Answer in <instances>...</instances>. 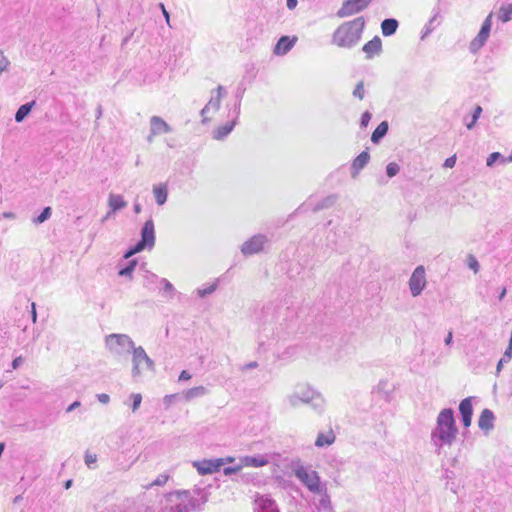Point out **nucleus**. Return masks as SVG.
Instances as JSON below:
<instances>
[{"label":"nucleus","mask_w":512,"mask_h":512,"mask_svg":"<svg viewBox=\"0 0 512 512\" xmlns=\"http://www.w3.org/2000/svg\"><path fill=\"white\" fill-rule=\"evenodd\" d=\"M492 26V14H489L482 24L478 35L470 42V50L477 52L487 41Z\"/></svg>","instance_id":"obj_13"},{"label":"nucleus","mask_w":512,"mask_h":512,"mask_svg":"<svg viewBox=\"0 0 512 512\" xmlns=\"http://www.w3.org/2000/svg\"><path fill=\"white\" fill-rule=\"evenodd\" d=\"M398 28V21L396 19H385L381 23V30L384 36H391Z\"/></svg>","instance_id":"obj_27"},{"label":"nucleus","mask_w":512,"mask_h":512,"mask_svg":"<svg viewBox=\"0 0 512 512\" xmlns=\"http://www.w3.org/2000/svg\"><path fill=\"white\" fill-rule=\"evenodd\" d=\"M80 405H81V403L79 401H75L71 405L68 406V408L66 409V412H68V413L72 412L76 408L80 407Z\"/></svg>","instance_id":"obj_54"},{"label":"nucleus","mask_w":512,"mask_h":512,"mask_svg":"<svg viewBox=\"0 0 512 512\" xmlns=\"http://www.w3.org/2000/svg\"><path fill=\"white\" fill-rule=\"evenodd\" d=\"M315 494L320 495L319 507L324 510H330L331 509V500H330V496L327 493V487L324 486L323 492H316Z\"/></svg>","instance_id":"obj_29"},{"label":"nucleus","mask_w":512,"mask_h":512,"mask_svg":"<svg viewBox=\"0 0 512 512\" xmlns=\"http://www.w3.org/2000/svg\"><path fill=\"white\" fill-rule=\"evenodd\" d=\"M241 462L245 466H251V467H262L268 464V459L263 455L258 456H246L241 459Z\"/></svg>","instance_id":"obj_24"},{"label":"nucleus","mask_w":512,"mask_h":512,"mask_svg":"<svg viewBox=\"0 0 512 512\" xmlns=\"http://www.w3.org/2000/svg\"><path fill=\"white\" fill-rule=\"evenodd\" d=\"M97 462V455L91 454L89 451H86L85 453V464L91 468L92 464H95Z\"/></svg>","instance_id":"obj_43"},{"label":"nucleus","mask_w":512,"mask_h":512,"mask_svg":"<svg viewBox=\"0 0 512 512\" xmlns=\"http://www.w3.org/2000/svg\"><path fill=\"white\" fill-rule=\"evenodd\" d=\"M191 378V375L188 371L183 370L179 375V381H186Z\"/></svg>","instance_id":"obj_53"},{"label":"nucleus","mask_w":512,"mask_h":512,"mask_svg":"<svg viewBox=\"0 0 512 512\" xmlns=\"http://www.w3.org/2000/svg\"><path fill=\"white\" fill-rule=\"evenodd\" d=\"M71 485H72V480H67V481L65 482V485H64V486H65V488H66V489H69V488L71 487Z\"/></svg>","instance_id":"obj_64"},{"label":"nucleus","mask_w":512,"mask_h":512,"mask_svg":"<svg viewBox=\"0 0 512 512\" xmlns=\"http://www.w3.org/2000/svg\"><path fill=\"white\" fill-rule=\"evenodd\" d=\"M137 260L136 259H133V260H130L128 262V264L121 268L120 271L118 272V274L120 276H124V277H129V278H132V273L133 271L135 270L136 266H137Z\"/></svg>","instance_id":"obj_31"},{"label":"nucleus","mask_w":512,"mask_h":512,"mask_svg":"<svg viewBox=\"0 0 512 512\" xmlns=\"http://www.w3.org/2000/svg\"><path fill=\"white\" fill-rule=\"evenodd\" d=\"M426 285L427 279L425 267L423 265H419L414 269L408 281L411 295L413 297L420 296Z\"/></svg>","instance_id":"obj_9"},{"label":"nucleus","mask_w":512,"mask_h":512,"mask_svg":"<svg viewBox=\"0 0 512 512\" xmlns=\"http://www.w3.org/2000/svg\"><path fill=\"white\" fill-rule=\"evenodd\" d=\"M364 94H365V89H364V83L362 81H360L354 91H353V95L358 98L359 100H362L364 98Z\"/></svg>","instance_id":"obj_40"},{"label":"nucleus","mask_w":512,"mask_h":512,"mask_svg":"<svg viewBox=\"0 0 512 512\" xmlns=\"http://www.w3.org/2000/svg\"><path fill=\"white\" fill-rule=\"evenodd\" d=\"M370 155L367 151L361 152L352 162L351 169L353 176H357L367 163L369 162Z\"/></svg>","instance_id":"obj_21"},{"label":"nucleus","mask_w":512,"mask_h":512,"mask_svg":"<svg viewBox=\"0 0 512 512\" xmlns=\"http://www.w3.org/2000/svg\"><path fill=\"white\" fill-rule=\"evenodd\" d=\"M335 439L336 437L332 431L326 434L319 433L315 441V446L319 448L329 446L335 442Z\"/></svg>","instance_id":"obj_26"},{"label":"nucleus","mask_w":512,"mask_h":512,"mask_svg":"<svg viewBox=\"0 0 512 512\" xmlns=\"http://www.w3.org/2000/svg\"><path fill=\"white\" fill-rule=\"evenodd\" d=\"M388 131V123L386 121L381 122L376 129L373 131L371 136V141L374 143H378L381 138H383Z\"/></svg>","instance_id":"obj_28"},{"label":"nucleus","mask_w":512,"mask_h":512,"mask_svg":"<svg viewBox=\"0 0 512 512\" xmlns=\"http://www.w3.org/2000/svg\"><path fill=\"white\" fill-rule=\"evenodd\" d=\"M297 41V37L282 36L274 47V53L276 55H285L292 49Z\"/></svg>","instance_id":"obj_18"},{"label":"nucleus","mask_w":512,"mask_h":512,"mask_svg":"<svg viewBox=\"0 0 512 512\" xmlns=\"http://www.w3.org/2000/svg\"><path fill=\"white\" fill-rule=\"evenodd\" d=\"M297 6V0H287V7L293 10Z\"/></svg>","instance_id":"obj_57"},{"label":"nucleus","mask_w":512,"mask_h":512,"mask_svg":"<svg viewBox=\"0 0 512 512\" xmlns=\"http://www.w3.org/2000/svg\"><path fill=\"white\" fill-rule=\"evenodd\" d=\"M102 116V106L98 105L96 109V118L99 119Z\"/></svg>","instance_id":"obj_60"},{"label":"nucleus","mask_w":512,"mask_h":512,"mask_svg":"<svg viewBox=\"0 0 512 512\" xmlns=\"http://www.w3.org/2000/svg\"><path fill=\"white\" fill-rule=\"evenodd\" d=\"M467 266L472 269L475 273L478 272L479 270V263H478V260L472 255V254H469L467 256Z\"/></svg>","instance_id":"obj_37"},{"label":"nucleus","mask_w":512,"mask_h":512,"mask_svg":"<svg viewBox=\"0 0 512 512\" xmlns=\"http://www.w3.org/2000/svg\"><path fill=\"white\" fill-rule=\"evenodd\" d=\"M24 359L22 356H18L16 357L13 361H12V368L13 369H17L18 367H20V365L23 363Z\"/></svg>","instance_id":"obj_52"},{"label":"nucleus","mask_w":512,"mask_h":512,"mask_svg":"<svg viewBox=\"0 0 512 512\" xmlns=\"http://www.w3.org/2000/svg\"><path fill=\"white\" fill-rule=\"evenodd\" d=\"M373 0H345L337 12L340 18L353 16L365 10Z\"/></svg>","instance_id":"obj_11"},{"label":"nucleus","mask_w":512,"mask_h":512,"mask_svg":"<svg viewBox=\"0 0 512 512\" xmlns=\"http://www.w3.org/2000/svg\"><path fill=\"white\" fill-rule=\"evenodd\" d=\"M155 245L154 226H143L141 231V239L131 246L123 255L124 259H129L133 255L144 250H151Z\"/></svg>","instance_id":"obj_8"},{"label":"nucleus","mask_w":512,"mask_h":512,"mask_svg":"<svg viewBox=\"0 0 512 512\" xmlns=\"http://www.w3.org/2000/svg\"><path fill=\"white\" fill-rule=\"evenodd\" d=\"M31 317H32V321L35 323L37 321V312H36V305H35V303H32Z\"/></svg>","instance_id":"obj_56"},{"label":"nucleus","mask_w":512,"mask_h":512,"mask_svg":"<svg viewBox=\"0 0 512 512\" xmlns=\"http://www.w3.org/2000/svg\"><path fill=\"white\" fill-rule=\"evenodd\" d=\"M293 472L295 477L313 494L323 492L326 483H322L317 471L303 466L300 461L293 462Z\"/></svg>","instance_id":"obj_6"},{"label":"nucleus","mask_w":512,"mask_h":512,"mask_svg":"<svg viewBox=\"0 0 512 512\" xmlns=\"http://www.w3.org/2000/svg\"><path fill=\"white\" fill-rule=\"evenodd\" d=\"M192 465L200 475L212 474L218 472L224 465V458L193 461Z\"/></svg>","instance_id":"obj_12"},{"label":"nucleus","mask_w":512,"mask_h":512,"mask_svg":"<svg viewBox=\"0 0 512 512\" xmlns=\"http://www.w3.org/2000/svg\"><path fill=\"white\" fill-rule=\"evenodd\" d=\"M214 138L217 140L224 139V125L219 126L214 132Z\"/></svg>","instance_id":"obj_48"},{"label":"nucleus","mask_w":512,"mask_h":512,"mask_svg":"<svg viewBox=\"0 0 512 512\" xmlns=\"http://www.w3.org/2000/svg\"><path fill=\"white\" fill-rule=\"evenodd\" d=\"M399 171V166L396 163H389L386 167V172L389 177L395 176Z\"/></svg>","instance_id":"obj_42"},{"label":"nucleus","mask_w":512,"mask_h":512,"mask_svg":"<svg viewBox=\"0 0 512 512\" xmlns=\"http://www.w3.org/2000/svg\"><path fill=\"white\" fill-rule=\"evenodd\" d=\"M254 512H279V509L269 495H257L254 500Z\"/></svg>","instance_id":"obj_14"},{"label":"nucleus","mask_w":512,"mask_h":512,"mask_svg":"<svg viewBox=\"0 0 512 512\" xmlns=\"http://www.w3.org/2000/svg\"><path fill=\"white\" fill-rule=\"evenodd\" d=\"M160 283L163 285V291L167 294L170 295V297H172V295L174 294L175 292V288L174 286L172 285V283L170 281H168L166 278H162L160 280Z\"/></svg>","instance_id":"obj_36"},{"label":"nucleus","mask_w":512,"mask_h":512,"mask_svg":"<svg viewBox=\"0 0 512 512\" xmlns=\"http://www.w3.org/2000/svg\"><path fill=\"white\" fill-rule=\"evenodd\" d=\"M97 399L102 404H108L110 401V396L105 393L97 394Z\"/></svg>","instance_id":"obj_50"},{"label":"nucleus","mask_w":512,"mask_h":512,"mask_svg":"<svg viewBox=\"0 0 512 512\" xmlns=\"http://www.w3.org/2000/svg\"><path fill=\"white\" fill-rule=\"evenodd\" d=\"M269 239L266 235L257 234L246 240L241 245V252L244 256H252L265 250L269 244Z\"/></svg>","instance_id":"obj_10"},{"label":"nucleus","mask_w":512,"mask_h":512,"mask_svg":"<svg viewBox=\"0 0 512 512\" xmlns=\"http://www.w3.org/2000/svg\"><path fill=\"white\" fill-rule=\"evenodd\" d=\"M108 205L110 210L107 213L105 219H107L111 213H116L117 211L125 208L127 206V202L124 200L122 195L110 193L108 198Z\"/></svg>","instance_id":"obj_20"},{"label":"nucleus","mask_w":512,"mask_h":512,"mask_svg":"<svg viewBox=\"0 0 512 512\" xmlns=\"http://www.w3.org/2000/svg\"><path fill=\"white\" fill-rule=\"evenodd\" d=\"M511 15H512V3L500 7L499 12H498V18L502 22L505 23V22L510 21L511 20Z\"/></svg>","instance_id":"obj_30"},{"label":"nucleus","mask_w":512,"mask_h":512,"mask_svg":"<svg viewBox=\"0 0 512 512\" xmlns=\"http://www.w3.org/2000/svg\"><path fill=\"white\" fill-rule=\"evenodd\" d=\"M494 414L489 409H484L478 419V426L482 430H490L493 428Z\"/></svg>","instance_id":"obj_22"},{"label":"nucleus","mask_w":512,"mask_h":512,"mask_svg":"<svg viewBox=\"0 0 512 512\" xmlns=\"http://www.w3.org/2000/svg\"><path fill=\"white\" fill-rule=\"evenodd\" d=\"M133 209H134V212H135L136 214H138V213H140V212H141L142 207H141L140 203L135 202V203H134V205H133Z\"/></svg>","instance_id":"obj_59"},{"label":"nucleus","mask_w":512,"mask_h":512,"mask_svg":"<svg viewBox=\"0 0 512 512\" xmlns=\"http://www.w3.org/2000/svg\"><path fill=\"white\" fill-rule=\"evenodd\" d=\"M481 112H482V108L480 106H477L474 110L472 121L467 124L468 129H471L476 124L478 118L480 117Z\"/></svg>","instance_id":"obj_41"},{"label":"nucleus","mask_w":512,"mask_h":512,"mask_svg":"<svg viewBox=\"0 0 512 512\" xmlns=\"http://www.w3.org/2000/svg\"><path fill=\"white\" fill-rule=\"evenodd\" d=\"M51 214H52V209H51V207L47 206L42 210V212L38 216L33 217L32 221L34 224H41V223L45 222L46 220H48L50 218Z\"/></svg>","instance_id":"obj_32"},{"label":"nucleus","mask_w":512,"mask_h":512,"mask_svg":"<svg viewBox=\"0 0 512 512\" xmlns=\"http://www.w3.org/2000/svg\"><path fill=\"white\" fill-rule=\"evenodd\" d=\"M506 295V288H503L498 296V299L501 301Z\"/></svg>","instance_id":"obj_61"},{"label":"nucleus","mask_w":512,"mask_h":512,"mask_svg":"<svg viewBox=\"0 0 512 512\" xmlns=\"http://www.w3.org/2000/svg\"><path fill=\"white\" fill-rule=\"evenodd\" d=\"M105 347L117 359L126 358L135 348V343L127 334L112 333L105 337Z\"/></svg>","instance_id":"obj_5"},{"label":"nucleus","mask_w":512,"mask_h":512,"mask_svg":"<svg viewBox=\"0 0 512 512\" xmlns=\"http://www.w3.org/2000/svg\"><path fill=\"white\" fill-rule=\"evenodd\" d=\"M365 28V19L363 16L356 17L353 20L343 22L337 27L332 36V42L341 48H350L356 45L361 39Z\"/></svg>","instance_id":"obj_2"},{"label":"nucleus","mask_w":512,"mask_h":512,"mask_svg":"<svg viewBox=\"0 0 512 512\" xmlns=\"http://www.w3.org/2000/svg\"><path fill=\"white\" fill-rule=\"evenodd\" d=\"M131 375L134 379L142 375L143 370L155 371V362L148 356L142 346H135L132 351Z\"/></svg>","instance_id":"obj_7"},{"label":"nucleus","mask_w":512,"mask_h":512,"mask_svg":"<svg viewBox=\"0 0 512 512\" xmlns=\"http://www.w3.org/2000/svg\"><path fill=\"white\" fill-rule=\"evenodd\" d=\"M153 194L155 197L156 203L161 206L167 201L168 196V188L167 184L160 183L158 185L153 186Z\"/></svg>","instance_id":"obj_23"},{"label":"nucleus","mask_w":512,"mask_h":512,"mask_svg":"<svg viewBox=\"0 0 512 512\" xmlns=\"http://www.w3.org/2000/svg\"><path fill=\"white\" fill-rule=\"evenodd\" d=\"M368 59L379 55L382 50V41L378 36H375L372 40L364 44L362 48Z\"/></svg>","instance_id":"obj_17"},{"label":"nucleus","mask_w":512,"mask_h":512,"mask_svg":"<svg viewBox=\"0 0 512 512\" xmlns=\"http://www.w3.org/2000/svg\"><path fill=\"white\" fill-rule=\"evenodd\" d=\"M257 367H258V363L256 361H252V362H249L247 364H244L243 366L240 367V369L242 371H244V370L254 369V368H257Z\"/></svg>","instance_id":"obj_51"},{"label":"nucleus","mask_w":512,"mask_h":512,"mask_svg":"<svg viewBox=\"0 0 512 512\" xmlns=\"http://www.w3.org/2000/svg\"><path fill=\"white\" fill-rule=\"evenodd\" d=\"M370 119H371V114L367 111L364 112L361 116V121H360L361 125L363 127H366L368 125Z\"/></svg>","instance_id":"obj_47"},{"label":"nucleus","mask_w":512,"mask_h":512,"mask_svg":"<svg viewBox=\"0 0 512 512\" xmlns=\"http://www.w3.org/2000/svg\"><path fill=\"white\" fill-rule=\"evenodd\" d=\"M36 102L33 100L31 102H27L21 105L15 113V121L17 123H21L24 119L30 114L32 108L35 106Z\"/></svg>","instance_id":"obj_25"},{"label":"nucleus","mask_w":512,"mask_h":512,"mask_svg":"<svg viewBox=\"0 0 512 512\" xmlns=\"http://www.w3.org/2000/svg\"><path fill=\"white\" fill-rule=\"evenodd\" d=\"M3 216L5 218H8V219H13L14 218V214L13 213H4Z\"/></svg>","instance_id":"obj_63"},{"label":"nucleus","mask_w":512,"mask_h":512,"mask_svg":"<svg viewBox=\"0 0 512 512\" xmlns=\"http://www.w3.org/2000/svg\"><path fill=\"white\" fill-rule=\"evenodd\" d=\"M204 392H205V388L204 387H202V386L195 387V388L189 389L187 391L186 397L187 398L197 397V396L203 395Z\"/></svg>","instance_id":"obj_38"},{"label":"nucleus","mask_w":512,"mask_h":512,"mask_svg":"<svg viewBox=\"0 0 512 512\" xmlns=\"http://www.w3.org/2000/svg\"><path fill=\"white\" fill-rule=\"evenodd\" d=\"M169 479V475L167 474H160L156 477V479L151 482L150 484L146 485L145 488L149 489V488H152L154 486H163L167 483Z\"/></svg>","instance_id":"obj_34"},{"label":"nucleus","mask_w":512,"mask_h":512,"mask_svg":"<svg viewBox=\"0 0 512 512\" xmlns=\"http://www.w3.org/2000/svg\"><path fill=\"white\" fill-rule=\"evenodd\" d=\"M286 400L293 408L298 407L301 403L309 404L319 414L324 411L325 407L322 395L306 384L297 385L295 390L286 397Z\"/></svg>","instance_id":"obj_3"},{"label":"nucleus","mask_w":512,"mask_h":512,"mask_svg":"<svg viewBox=\"0 0 512 512\" xmlns=\"http://www.w3.org/2000/svg\"><path fill=\"white\" fill-rule=\"evenodd\" d=\"M500 158L502 160L504 159L499 152H494V153L490 154L489 157L487 158V166H492L494 164V162Z\"/></svg>","instance_id":"obj_45"},{"label":"nucleus","mask_w":512,"mask_h":512,"mask_svg":"<svg viewBox=\"0 0 512 512\" xmlns=\"http://www.w3.org/2000/svg\"><path fill=\"white\" fill-rule=\"evenodd\" d=\"M10 61L3 55V52L0 50V72H4L7 70Z\"/></svg>","instance_id":"obj_44"},{"label":"nucleus","mask_w":512,"mask_h":512,"mask_svg":"<svg viewBox=\"0 0 512 512\" xmlns=\"http://www.w3.org/2000/svg\"><path fill=\"white\" fill-rule=\"evenodd\" d=\"M455 163H456V155H453L445 160L444 167L453 168L455 166Z\"/></svg>","instance_id":"obj_49"},{"label":"nucleus","mask_w":512,"mask_h":512,"mask_svg":"<svg viewBox=\"0 0 512 512\" xmlns=\"http://www.w3.org/2000/svg\"><path fill=\"white\" fill-rule=\"evenodd\" d=\"M453 334L451 331L448 332V335L446 336L444 342L446 345H450L452 343Z\"/></svg>","instance_id":"obj_58"},{"label":"nucleus","mask_w":512,"mask_h":512,"mask_svg":"<svg viewBox=\"0 0 512 512\" xmlns=\"http://www.w3.org/2000/svg\"><path fill=\"white\" fill-rule=\"evenodd\" d=\"M239 469H240L239 466H237V467L226 466V476L235 473Z\"/></svg>","instance_id":"obj_55"},{"label":"nucleus","mask_w":512,"mask_h":512,"mask_svg":"<svg viewBox=\"0 0 512 512\" xmlns=\"http://www.w3.org/2000/svg\"><path fill=\"white\" fill-rule=\"evenodd\" d=\"M130 398L132 399V411L135 412L141 405L142 402V396L139 393H132L130 395Z\"/></svg>","instance_id":"obj_39"},{"label":"nucleus","mask_w":512,"mask_h":512,"mask_svg":"<svg viewBox=\"0 0 512 512\" xmlns=\"http://www.w3.org/2000/svg\"><path fill=\"white\" fill-rule=\"evenodd\" d=\"M223 87L221 85L218 86L217 88V92H218V95L217 97L214 99V98H211L210 101L205 105V107L201 110V115L203 117L202 119V123H207L208 121V114L210 112H215V111H218L219 108H220V98H221V91H222Z\"/></svg>","instance_id":"obj_16"},{"label":"nucleus","mask_w":512,"mask_h":512,"mask_svg":"<svg viewBox=\"0 0 512 512\" xmlns=\"http://www.w3.org/2000/svg\"><path fill=\"white\" fill-rule=\"evenodd\" d=\"M199 500L189 491L173 492L166 496L161 512H197Z\"/></svg>","instance_id":"obj_4"},{"label":"nucleus","mask_w":512,"mask_h":512,"mask_svg":"<svg viewBox=\"0 0 512 512\" xmlns=\"http://www.w3.org/2000/svg\"><path fill=\"white\" fill-rule=\"evenodd\" d=\"M454 411L451 408L443 409L437 417L436 427L431 433L434 444L441 448L444 445L450 446L457 436Z\"/></svg>","instance_id":"obj_1"},{"label":"nucleus","mask_w":512,"mask_h":512,"mask_svg":"<svg viewBox=\"0 0 512 512\" xmlns=\"http://www.w3.org/2000/svg\"><path fill=\"white\" fill-rule=\"evenodd\" d=\"M152 135L170 133L171 127L159 116H152L150 119Z\"/></svg>","instance_id":"obj_19"},{"label":"nucleus","mask_w":512,"mask_h":512,"mask_svg":"<svg viewBox=\"0 0 512 512\" xmlns=\"http://www.w3.org/2000/svg\"><path fill=\"white\" fill-rule=\"evenodd\" d=\"M158 279V276L150 271H146L144 275L143 285L147 288H150L152 284H154Z\"/></svg>","instance_id":"obj_35"},{"label":"nucleus","mask_w":512,"mask_h":512,"mask_svg":"<svg viewBox=\"0 0 512 512\" xmlns=\"http://www.w3.org/2000/svg\"><path fill=\"white\" fill-rule=\"evenodd\" d=\"M216 287H217V282L209 284L205 288H198L196 290V293L199 297L203 298V297H206L207 295L212 294L216 290Z\"/></svg>","instance_id":"obj_33"},{"label":"nucleus","mask_w":512,"mask_h":512,"mask_svg":"<svg viewBox=\"0 0 512 512\" xmlns=\"http://www.w3.org/2000/svg\"><path fill=\"white\" fill-rule=\"evenodd\" d=\"M154 136L155 135H152V130L150 129V134L147 136V141L149 143H152Z\"/></svg>","instance_id":"obj_62"},{"label":"nucleus","mask_w":512,"mask_h":512,"mask_svg":"<svg viewBox=\"0 0 512 512\" xmlns=\"http://www.w3.org/2000/svg\"><path fill=\"white\" fill-rule=\"evenodd\" d=\"M459 412L464 427H469L471 425L473 415L472 397H467L460 402Z\"/></svg>","instance_id":"obj_15"},{"label":"nucleus","mask_w":512,"mask_h":512,"mask_svg":"<svg viewBox=\"0 0 512 512\" xmlns=\"http://www.w3.org/2000/svg\"><path fill=\"white\" fill-rule=\"evenodd\" d=\"M158 6H159V8H160V9H161V11H162V14H163V16H164V18H165V21H166L167 25H168L169 27H171V24H170V14H169V12L166 10L165 5H164L163 3H159V5H158Z\"/></svg>","instance_id":"obj_46"}]
</instances>
